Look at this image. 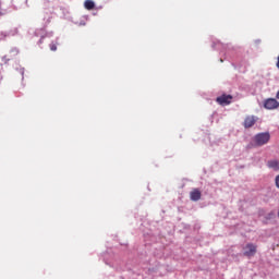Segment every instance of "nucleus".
I'll return each instance as SVG.
<instances>
[{
	"mask_svg": "<svg viewBox=\"0 0 279 279\" xmlns=\"http://www.w3.org/2000/svg\"><path fill=\"white\" fill-rule=\"evenodd\" d=\"M271 138L269 132L258 133L254 136L253 141L256 147H263V145H267Z\"/></svg>",
	"mask_w": 279,
	"mask_h": 279,
	"instance_id": "f257e3e1",
	"label": "nucleus"
},
{
	"mask_svg": "<svg viewBox=\"0 0 279 279\" xmlns=\"http://www.w3.org/2000/svg\"><path fill=\"white\" fill-rule=\"evenodd\" d=\"M257 246L254 243H247L244 247V256H247V258H252V256L256 255Z\"/></svg>",
	"mask_w": 279,
	"mask_h": 279,
	"instance_id": "f03ea898",
	"label": "nucleus"
},
{
	"mask_svg": "<svg viewBox=\"0 0 279 279\" xmlns=\"http://www.w3.org/2000/svg\"><path fill=\"white\" fill-rule=\"evenodd\" d=\"M232 95H221L219 97L216 98L217 104H219L220 106H230V104H232Z\"/></svg>",
	"mask_w": 279,
	"mask_h": 279,
	"instance_id": "7ed1b4c3",
	"label": "nucleus"
},
{
	"mask_svg": "<svg viewBox=\"0 0 279 279\" xmlns=\"http://www.w3.org/2000/svg\"><path fill=\"white\" fill-rule=\"evenodd\" d=\"M278 107L279 102L276 98H268L264 101V108H266V110H276Z\"/></svg>",
	"mask_w": 279,
	"mask_h": 279,
	"instance_id": "20e7f679",
	"label": "nucleus"
},
{
	"mask_svg": "<svg viewBox=\"0 0 279 279\" xmlns=\"http://www.w3.org/2000/svg\"><path fill=\"white\" fill-rule=\"evenodd\" d=\"M256 121H258V118L248 116L245 118L243 125L247 130L250 128H254V125H256Z\"/></svg>",
	"mask_w": 279,
	"mask_h": 279,
	"instance_id": "39448f33",
	"label": "nucleus"
},
{
	"mask_svg": "<svg viewBox=\"0 0 279 279\" xmlns=\"http://www.w3.org/2000/svg\"><path fill=\"white\" fill-rule=\"evenodd\" d=\"M190 199L192 202H199V199H202V192L197 189H194L191 193H190Z\"/></svg>",
	"mask_w": 279,
	"mask_h": 279,
	"instance_id": "423d86ee",
	"label": "nucleus"
},
{
	"mask_svg": "<svg viewBox=\"0 0 279 279\" xmlns=\"http://www.w3.org/2000/svg\"><path fill=\"white\" fill-rule=\"evenodd\" d=\"M267 168L274 169V171H279V160L272 159V160L267 161Z\"/></svg>",
	"mask_w": 279,
	"mask_h": 279,
	"instance_id": "0eeeda50",
	"label": "nucleus"
},
{
	"mask_svg": "<svg viewBox=\"0 0 279 279\" xmlns=\"http://www.w3.org/2000/svg\"><path fill=\"white\" fill-rule=\"evenodd\" d=\"M86 10H94L95 9V2L93 0H86L84 3Z\"/></svg>",
	"mask_w": 279,
	"mask_h": 279,
	"instance_id": "6e6552de",
	"label": "nucleus"
},
{
	"mask_svg": "<svg viewBox=\"0 0 279 279\" xmlns=\"http://www.w3.org/2000/svg\"><path fill=\"white\" fill-rule=\"evenodd\" d=\"M50 50L51 51H58V46L56 44H50Z\"/></svg>",
	"mask_w": 279,
	"mask_h": 279,
	"instance_id": "1a4fd4ad",
	"label": "nucleus"
},
{
	"mask_svg": "<svg viewBox=\"0 0 279 279\" xmlns=\"http://www.w3.org/2000/svg\"><path fill=\"white\" fill-rule=\"evenodd\" d=\"M275 184H276L277 189H279V174L275 179Z\"/></svg>",
	"mask_w": 279,
	"mask_h": 279,
	"instance_id": "9d476101",
	"label": "nucleus"
}]
</instances>
